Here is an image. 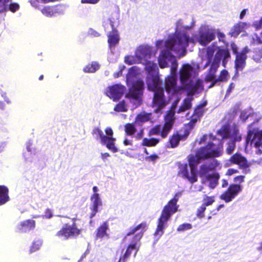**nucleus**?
<instances>
[{
	"instance_id": "obj_1",
	"label": "nucleus",
	"mask_w": 262,
	"mask_h": 262,
	"mask_svg": "<svg viewBox=\"0 0 262 262\" xmlns=\"http://www.w3.org/2000/svg\"><path fill=\"white\" fill-rule=\"evenodd\" d=\"M191 27L186 26L185 22L180 21L177 24L175 34L169 35L165 40H158L156 46L161 50L158 61L159 67L165 68L170 66L171 75L165 79V87L166 92L171 95L180 93L184 90L188 92V97L184 99L177 111L178 113L184 112L192 107V95L200 93L203 89V81L196 78V72L194 67L188 63L184 64L180 69L179 77L182 86L177 84V79L176 72L178 62L173 55L176 54L179 57L185 56L186 48L190 40L183 29H189Z\"/></svg>"
},
{
	"instance_id": "obj_2",
	"label": "nucleus",
	"mask_w": 262,
	"mask_h": 262,
	"mask_svg": "<svg viewBox=\"0 0 262 262\" xmlns=\"http://www.w3.org/2000/svg\"><path fill=\"white\" fill-rule=\"evenodd\" d=\"M135 54L141 63L145 66L144 69L148 74L146 83L148 89L154 92L152 106L155 108V112L160 113L168 103V101L164 96L162 81L159 78L157 64L148 61L152 55L155 54L153 53L152 48L147 45L140 46L136 49Z\"/></svg>"
},
{
	"instance_id": "obj_3",
	"label": "nucleus",
	"mask_w": 262,
	"mask_h": 262,
	"mask_svg": "<svg viewBox=\"0 0 262 262\" xmlns=\"http://www.w3.org/2000/svg\"><path fill=\"white\" fill-rule=\"evenodd\" d=\"M214 139L211 134L205 135L201 138L199 144L207 143V145L200 148L195 156L189 157V166L187 164H182L179 166V174L180 176L187 179L191 183L197 181L195 166L200 161L221 155L222 144L221 142H219L218 145L212 143Z\"/></svg>"
},
{
	"instance_id": "obj_4",
	"label": "nucleus",
	"mask_w": 262,
	"mask_h": 262,
	"mask_svg": "<svg viewBox=\"0 0 262 262\" xmlns=\"http://www.w3.org/2000/svg\"><path fill=\"white\" fill-rule=\"evenodd\" d=\"M202 54H205V58L207 62L203 67L206 68L210 64V68L205 77L206 81H211L209 86L211 88L217 82L226 81L229 78L228 72L226 70H222L218 77L215 76V73L220 67L221 61H222V65L225 67L230 55L229 51L225 48H220L215 45L210 46L204 49Z\"/></svg>"
},
{
	"instance_id": "obj_5",
	"label": "nucleus",
	"mask_w": 262,
	"mask_h": 262,
	"mask_svg": "<svg viewBox=\"0 0 262 262\" xmlns=\"http://www.w3.org/2000/svg\"><path fill=\"white\" fill-rule=\"evenodd\" d=\"M182 21L183 22H185L186 26L191 27L189 29H187L186 28H184L183 31L186 32L187 35L188 36L190 39L189 42H195V41H198L201 45L202 46H206L208 45L211 41L214 39L215 37V30L212 27L208 25H204L201 26L199 30V35L195 38V36H194V38H190L188 34V31H189L194 26V21L193 18L190 16L187 17L184 19H179L176 23V31H177V24L179 21ZM176 31L173 34H175Z\"/></svg>"
},
{
	"instance_id": "obj_6",
	"label": "nucleus",
	"mask_w": 262,
	"mask_h": 262,
	"mask_svg": "<svg viewBox=\"0 0 262 262\" xmlns=\"http://www.w3.org/2000/svg\"><path fill=\"white\" fill-rule=\"evenodd\" d=\"M182 195V192L176 193L174 198L170 200L163 208L161 215L157 221V227L154 233L155 236L161 237L167 227V223L171 216L177 212L179 205L177 204L179 198Z\"/></svg>"
},
{
	"instance_id": "obj_7",
	"label": "nucleus",
	"mask_w": 262,
	"mask_h": 262,
	"mask_svg": "<svg viewBox=\"0 0 262 262\" xmlns=\"http://www.w3.org/2000/svg\"><path fill=\"white\" fill-rule=\"evenodd\" d=\"M147 225L145 223H142L136 227H132L130 228L128 232L126 234L125 239L127 237L132 234H135L136 235L133 237L131 243L127 247L126 251L122 257H121L119 262H125L126 260L130 256L133 250H135L134 256L135 257L137 253L138 252L140 245L139 242L143 236V232L145 231Z\"/></svg>"
},
{
	"instance_id": "obj_8",
	"label": "nucleus",
	"mask_w": 262,
	"mask_h": 262,
	"mask_svg": "<svg viewBox=\"0 0 262 262\" xmlns=\"http://www.w3.org/2000/svg\"><path fill=\"white\" fill-rule=\"evenodd\" d=\"M217 133L222 138L229 139L226 151L228 154H231L235 147V142L239 141L241 139V136L238 133L237 127L234 125L229 127L228 125H225L223 126Z\"/></svg>"
},
{
	"instance_id": "obj_9",
	"label": "nucleus",
	"mask_w": 262,
	"mask_h": 262,
	"mask_svg": "<svg viewBox=\"0 0 262 262\" xmlns=\"http://www.w3.org/2000/svg\"><path fill=\"white\" fill-rule=\"evenodd\" d=\"M175 111L171 110L165 117V123L162 126L156 125L152 128L149 133L150 136L160 135L163 138H166L171 130L174 121Z\"/></svg>"
},
{
	"instance_id": "obj_10",
	"label": "nucleus",
	"mask_w": 262,
	"mask_h": 262,
	"mask_svg": "<svg viewBox=\"0 0 262 262\" xmlns=\"http://www.w3.org/2000/svg\"><path fill=\"white\" fill-rule=\"evenodd\" d=\"M253 123L248 126V135L246 142L252 145L253 151L257 155H262V130L257 128H252Z\"/></svg>"
},
{
	"instance_id": "obj_11",
	"label": "nucleus",
	"mask_w": 262,
	"mask_h": 262,
	"mask_svg": "<svg viewBox=\"0 0 262 262\" xmlns=\"http://www.w3.org/2000/svg\"><path fill=\"white\" fill-rule=\"evenodd\" d=\"M232 164H235L239 165L242 169H246L249 167L253 164L262 165V157L257 160H252L250 162H248L247 159L240 154H235L228 161H227L225 164L226 167H229Z\"/></svg>"
},
{
	"instance_id": "obj_12",
	"label": "nucleus",
	"mask_w": 262,
	"mask_h": 262,
	"mask_svg": "<svg viewBox=\"0 0 262 262\" xmlns=\"http://www.w3.org/2000/svg\"><path fill=\"white\" fill-rule=\"evenodd\" d=\"M76 220V218H73L72 225L68 224L64 225L62 228L56 233V235L59 238L65 240L71 237L77 236L79 235L81 233V230L77 227L75 223Z\"/></svg>"
},
{
	"instance_id": "obj_13",
	"label": "nucleus",
	"mask_w": 262,
	"mask_h": 262,
	"mask_svg": "<svg viewBox=\"0 0 262 262\" xmlns=\"http://www.w3.org/2000/svg\"><path fill=\"white\" fill-rule=\"evenodd\" d=\"M138 83V87H135L134 86L129 88V92L126 96L129 98L130 101L135 105L136 107L141 103L140 96L142 94L144 86L143 82L139 81Z\"/></svg>"
},
{
	"instance_id": "obj_14",
	"label": "nucleus",
	"mask_w": 262,
	"mask_h": 262,
	"mask_svg": "<svg viewBox=\"0 0 262 262\" xmlns=\"http://www.w3.org/2000/svg\"><path fill=\"white\" fill-rule=\"evenodd\" d=\"M142 70L137 66L132 67L128 71L126 76V83L129 88L138 87V82H143V80L138 78V76L141 74Z\"/></svg>"
},
{
	"instance_id": "obj_15",
	"label": "nucleus",
	"mask_w": 262,
	"mask_h": 262,
	"mask_svg": "<svg viewBox=\"0 0 262 262\" xmlns=\"http://www.w3.org/2000/svg\"><path fill=\"white\" fill-rule=\"evenodd\" d=\"M242 190V188L241 185L231 184L227 190L221 195L220 199L226 203H229L234 199Z\"/></svg>"
},
{
	"instance_id": "obj_16",
	"label": "nucleus",
	"mask_w": 262,
	"mask_h": 262,
	"mask_svg": "<svg viewBox=\"0 0 262 262\" xmlns=\"http://www.w3.org/2000/svg\"><path fill=\"white\" fill-rule=\"evenodd\" d=\"M248 52V48L245 47L241 52L237 53L235 60V73L233 78L238 76V71H241L245 68L247 58V53Z\"/></svg>"
},
{
	"instance_id": "obj_17",
	"label": "nucleus",
	"mask_w": 262,
	"mask_h": 262,
	"mask_svg": "<svg viewBox=\"0 0 262 262\" xmlns=\"http://www.w3.org/2000/svg\"><path fill=\"white\" fill-rule=\"evenodd\" d=\"M125 90L124 86L117 84L110 86L106 89V95L113 100H116L120 98Z\"/></svg>"
},
{
	"instance_id": "obj_18",
	"label": "nucleus",
	"mask_w": 262,
	"mask_h": 262,
	"mask_svg": "<svg viewBox=\"0 0 262 262\" xmlns=\"http://www.w3.org/2000/svg\"><path fill=\"white\" fill-rule=\"evenodd\" d=\"M108 21L112 29V32L108 35V43L110 49L112 50V48H114L116 45L118 43L120 38L118 31L115 30L114 28L116 21L114 20H113L111 18H110Z\"/></svg>"
},
{
	"instance_id": "obj_19",
	"label": "nucleus",
	"mask_w": 262,
	"mask_h": 262,
	"mask_svg": "<svg viewBox=\"0 0 262 262\" xmlns=\"http://www.w3.org/2000/svg\"><path fill=\"white\" fill-rule=\"evenodd\" d=\"M206 105L205 103L202 105H200L194 110L193 114L189 117L188 114H187L186 117L188 120H190L189 123V126L192 127L194 124L199 120L203 115L205 110L204 106Z\"/></svg>"
},
{
	"instance_id": "obj_20",
	"label": "nucleus",
	"mask_w": 262,
	"mask_h": 262,
	"mask_svg": "<svg viewBox=\"0 0 262 262\" xmlns=\"http://www.w3.org/2000/svg\"><path fill=\"white\" fill-rule=\"evenodd\" d=\"M90 200L91 202V210L92 211L90 217L93 218L98 211V207L102 205V202L99 194H92Z\"/></svg>"
},
{
	"instance_id": "obj_21",
	"label": "nucleus",
	"mask_w": 262,
	"mask_h": 262,
	"mask_svg": "<svg viewBox=\"0 0 262 262\" xmlns=\"http://www.w3.org/2000/svg\"><path fill=\"white\" fill-rule=\"evenodd\" d=\"M219 165L218 161L214 159H210L207 162L202 165L200 168V174H206L209 171L214 169Z\"/></svg>"
},
{
	"instance_id": "obj_22",
	"label": "nucleus",
	"mask_w": 262,
	"mask_h": 262,
	"mask_svg": "<svg viewBox=\"0 0 262 262\" xmlns=\"http://www.w3.org/2000/svg\"><path fill=\"white\" fill-rule=\"evenodd\" d=\"M219 165L218 161L214 159H210L207 162L202 165L200 168V174H206L209 171L214 169Z\"/></svg>"
},
{
	"instance_id": "obj_23",
	"label": "nucleus",
	"mask_w": 262,
	"mask_h": 262,
	"mask_svg": "<svg viewBox=\"0 0 262 262\" xmlns=\"http://www.w3.org/2000/svg\"><path fill=\"white\" fill-rule=\"evenodd\" d=\"M220 178L219 173L208 175L202 179L203 183L207 185L211 189H214L218 184Z\"/></svg>"
},
{
	"instance_id": "obj_24",
	"label": "nucleus",
	"mask_w": 262,
	"mask_h": 262,
	"mask_svg": "<svg viewBox=\"0 0 262 262\" xmlns=\"http://www.w3.org/2000/svg\"><path fill=\"white\" fill-rule=\"evenodd\" d=\"M116 139L113 137H103L101 143L105 145L106 147L113 152L118 151V148L115 146Z\"/></svg>"
},
{
	"instance_id": "obj_25",
	"label": "nucleus",
	"mask_w": 262,
	"mask_h": 262,
	"mask_svg": "<svg viewBox=\"0 0 262 262\" xmlns=\"http://www.w3.org/2000/svg\"><path fill=\"white\" fill-rule=\"evenodd\" d=\"M240 118L243 122H245L247 119H250V120H253V123L255 121L258 122L261 118V115L257 113L251 114L249 111L244 110L241 112Z\"/></svg>"
},
{
	"instance_id": "obj_26",
	"label": "nucleus",
	"mask_w": 262,
	"mask_h": 262,
	"mask_svg": "<svg viewBox=\"0 0 262 262\" xmlns=\"http://www.w3.org/2000/svg\"><path fill=\"white\" fill-rule=\"evenodd\" d=\"M249 27L246 23L239 22L235 25L231 30V34L232 36H237L241 32L245 31Z\"/></svg>"
},
{
	"instance_id": "obj_27",
	"label": "nucleus",
	"mask_w": 262,
	"mask_h": 262,
	"mask_svg": "<svg viewBox=\"0 0 262 262\" xmlns=\"http://www.w3.org/2000/svg\"><path fill=\"white\" fill-rule=\"evenodd\" d=\"M10 0H0V12H3L7 10L12 12L16 11V3H11L9 5L8 3Z\"/></svg>"
},
{
	"instance_id": "obj_28",
	"label": "nucleus",
	"mask_w": 262,
	"mask_h": 262,
	"mask_svg": "<svg viewBox=\"0 0 262 262\" xmlns=\"http://www.w3.org/2000/svg\"><path fill=\"white\" fill-rule=\"evenodd\" d=\"M108 230V225L106 222H104L97 230L96 237L97 238H102L104 237L108 238L109 235L107 233Z\"/></svg>"
},
{
	"instance_id": "obj_29",
	"label": "nucleus",
	"mask_w": 262,
	"mask_h": 262,
	"mask_svg": "<svg viewBox=\"0 0 262 262\" xmlns=\"http://www.w3.org/2000/svg\"><path fill=\"white\" fill-rule=\"evenodd\" d=\"M20 230L22 232H27L33 230L35 227V222L32 220L25 221L21 223Z\"/></svg>"
},
{
	"instance_id": "obj_30",
	"label": "nucleus",
	"mask_w": 262,
	"mask_h": 262,
	"mask_svg": "<svg viewBox=\"0 0 262 262\" xmlns=\"http://www.w3.org/2000/svg\"><path fill=\"white\" fill-rule=\"evenodd\" d=\"M8 189L4 185H0V206L9 201Z\"/></svg>"
},
{
	"instance_id": "obj_31",
	"label": "nucleus",
	"mask_w": 262,
	"mask_h": 262,
	"mask_svg": "<svg viewBox=\"0 0 262 262\" xmlns=\"http://www.w3.org/2000/svg\"><path fill=\"white\" fill-rule=\"evenodd\" d=\"M151 119V114L142 113L139 114L136 118V123L141 125Z\"/></svg>"
},
{
	"instance_id": "obj_32",
	"label": "nucleus",
	"mask_w": 262,
	"mask_h": 262,
	"mask_svg": "<svg viewBox=\"0 0 262 262\" xmlns=\"http://www.w3.org/2000/svg\"><path fill=\"white\" fill-rule=\"evenodd\" d=\"M100 68L99 64L96 62H93L91 64H88L83 69V71L85 73H94Z\"/></svg>"
},
{
	"instance_id": "obj_33",
	"label": "nucleus",
	"mask_w": 262,
	"mask_h": 262,
	"mask_svg": "<svg viewBox=\"0 0 262 262\" xmlns=\"http://www.w3.org/2000/svg\"><path fill=\"white\" fill-rule=\"evenodd\" d=\"M124 62L125 63L129 65H132L136 63H141L139 59L137 58L135 54L134 56H126L124 58Z\"/></svg>"
},
{
	"instance_id": "obj_34",
	"label": "nucleus",
	"mask_w": 262,
	"mask_h": 262,
	"mask_svg": "<svg viewBox=\"0 0 262 262\" xmlns=\"http://www.w3.org/2000/svg\"><path fill=\"white\" fill-rule=\"evenodd\" d=\"M40 2L43 3V2H41V1L39 0V3L38 4V6L37 8H38L39 9H40L43 15H45V16H48V17H51V16H54L52 7L46 6V7H43L42 9H41L40 8H39V3ZM35 7L36 8V7Z\"/></svg>"
},
{
	"instance_id": "obj_35",
	"label": "nucleus",
	"mask_w": 262,
	"mask_h": 262,
	"mask_svg": "<svg viewBox=\"0 0 262 262\" xmlns=\"http://www.w3.org/2000/svg\"><path fill=\"white\" fill-rule=\"evenodd\" d=\"M159 142V140L156 138H144L142 141V145L146 146H154Z\"/></svg>"
},
{
	"instance_id": "obj_36",
	"label": "nucleus",
	"mask_w": 262,
	"mask_h": 262,
	"mask_svg": "<svg viewBox=\"0 0 262 262\" xmlns=\"http://www.w3.org/2000/svg\"><path fill=\"white\" fill-rule=\"evenodd\" d=\"M181 139V137L179 135H173L169 141L171 147L172 148L176 147L178 145Z\"/></svg>"
},
{
	"instance_id": "obj_37",
	"label": "nucleus",
	"mask_w": 262,
	"mask_h": 262,
	"mask_svg": "<svg viewBox=\"0 0 262 262\" xmlns=\"http://www.w3.org/2000/svg\"><path fill=\"white\" fill-rule=\"evenodd\" d=\"M114 110L116 112H126L127 107L124 101L119 102L114 108Z\"/></svg>"
},
{
	"instance_id": "obj_38",
	"label": "nucleus",
	"mask_w": 262,
	"mask_h": 262,
	"mask_svg": "<svg viewBox=\"0 0 262 262\" xmlns=\"http://www.w3.org/2000/svg\"><path fill=\"white\" fill-rule=\"evenodd\" d=\"M52 8L54 16L57 14H63L66 9L65 7L62 5L56 6L52 7Z\"/></svg>"
},
{
	"instance_id": "obj_39",
	"label": "nucleus",
	"mask_w": 262,
	"mask_h": 262,
	"mask_svg": "<svg viewBox=\"0 0 262 262\" xmlns=\"http://www.w3.org/2000/svg\"><path fill=\"white\" fill-rule=\"evenodd\" d=\"M125 130L127 135L132 136L133 135L136 131V129L133 124H127L125 126Z\"/></svg>"
},
{
	"instance_id": "obj_40",
	"label": "nucleus",
	"mask_w": 262,
	"mask_h": 262,
	"mask_svg": "<svg viewBox=\"0 0 262 262\" xmlns=\"http://www.w3.org/2000/svg\"><path fill=\"white\" fill-rule=\"evenodd\" d=\"M42 245V241L41 240H37L33 243L30 248V252L32 253L39 249Z\"/></svg>"
},
{
	"instance_id": "obj_41",
	"label": "nucleus",
	"mask_w": 262,
	"mask_h": 262,
	"mask_svg": "<svg viewBox=\"0 0 262 262\" xmlns=\"http://www.w3.org/2000/svg\"><path fill=\"white\" fill-rule=\"evenodd\" d=\"M192 228V225L189 223H185L180 225L177 229L178 231H184Z\"/></svg>"
},
{
	"instance_id": "obj_42",
	"label": "nucleus",
	"mask_w": 262,
	"mask_h": 262,
	"mask_svg": "<svg viewBox=\"0 0 262 262\" xmlns=\"http://www.w3.org/2000/svg\"><path fill=\"white\" fill-rule=\"evenodd\" d=\"M206 209L205 205H202L198 209L197 211V216L199 218H203L204 216V212Z\"/></svg>"
},
{
	"instance_id": "obj_43",
	"label": "nucleus",
	"mask_w": 262,
	"mask_h": 262,
	"mask_svg": "<svg viewBox=\"0 0 262 262\" xmlns=\"http://www.w3.org/2000/svg\"><path fill=\"white\" fill-rule=\"evenodd\" d=\"M214 202V198L212 196H207L204 199L203 205L205 207L211 205Z\"/></svg>"
},
{
	"instance_id": "obj_44",
	"label": "nucleus",
	"mask_w": 262,
	"mask_h": 262,
	"mask_svg": "<svg viewBox=\"0 0 262 262\" xmlns=\"http://www.w3.org/2000/svg\"><path fill=\"white\" fill-rule=\"evenodd\" d=\"M253 26L258 30L262 27V17L258 20H256L253 23Z\"/></svg>"
},
{
	"instance_id": "obj_45",
	"label": "nucleus",
	"mask_w": 262,
	"mask_h": 262,
	"mask_svg": "<svg viewBox=\"0 0 262 262\" xmlns=\"http://www.w3.org/2000/svg\"><path fill=\"white\" fill-rule=\"evenodd\" d=\"M53 214L52 211L50 209H47L45 213V214L43 215L42 218H46V219H50L52 217Z\"/></svg>"
},
{
	"instance_id": "obj_46",
	"label": "nucleus",
	"mask_w": 262,
	"mask_h": 262,
	"mask_svg": "<svg viewBox=\"0 0 262 262\" xmlns=\"http://www.w3.org/2000/svg\"><path fill=\"white\" fill-rule=\"evenodd\" d=\"M119 68V71L114 74L115 77H119L122 75V71L125 69V66L124 65H120Z\"/></svg>"
},
{
	"instance_id": "obj_47",
	"label": "nucleus",
	"mask_w": 262,
	"mask_h": 262,
	"mask_svg": "<svg viewBox=\"0 0 262 262\" xmlns=\"http://www.w3.org/2000/svg\"><path fill=\"white\" fill-rule=\"evenodd\" d=\"M94 133L97 134L100 138V141L102 140L103 137H106V135L103 134V132L99 128H97L94 130Z\"/></svg>"
},
{
	"instance_id": "obj_48",
	"label": "nucleus",
	"mask_w": 262,
	"mask_h": 262,
	"mask_svg": "<svg viewBox=\"0 0 262 262\" xmlns=\"http://www.w3.org/2000/svg\"><path fill=\"white\" fill-rule=\"evenodd\" d=\"M89 34L91 35L94 36V37H98L100 35L99 33L97 32V31H95L94 30L92 29H90L89 30Z\"/></svg>"
},
{
	"instance_id": "obj_49",
	"label": "nucleus",
	"mask_w": 262,
	"mask_h": 262,
	"mask_svg": "<svg viewBox=\"0 0 262 262\" xmlns=\"http://www.w3.org/2000/svg\"><path fill=\"white\" fill-rule=\"evenodd\" d=\"M105 133L107 137H112L113 135V132L111 128L107 127L105 130Z\"/></svg>"
},
{
	"instance_id": "obj_50",
	"label": "nucleus",
	"mask_w": 262,
	"mask_h": 262,
	"mask_svg": "<svg viewBox=\"0 0 262 262\" xmlns=\"http://www.w3.org/2000/svg\"><path fill=\"white\" fill-rule=\"evenodd\" d=\"M244 178L245 176H237L234 178V182L242 183L244 181Z\"/></svg>"
},
{
	"instance_id": "obj_51",
	"label": "nucleus",
	"mask_w": 262,
	"mask_h": 262,
	"mask_svg": "<svg viewBox=\"0 0 262 262\" xmlns=\"http://www.w3.org/2000/svg\"><path fill=\"white\" fill-rule=\"evenodd\" d=\"M235 86V84L234 83H231L227 90V94H229L234 89Z\"/></svg>"
},
{
	"instance_id": "obj_52",
	"label": "nucleus",
	"mask_w": 262,
	"mask_h": 262,
	"mask_svg": "<svg viewBox=\"0 0 262 262\" xmlns=\"http://www.w3.org/2000/svg\"><path fill=\"white\" fill-rule=\"evenodd\" d=\"M238 171L236 169H229L227 172V174L229 176H231L234 173H238Z\"/></svg>"
},
{
	"instance_id": "obj_53",
	"label": "nucleus",
	"mask_w": 262,
	"mask_h": 262,
	"mask_svg": "<svg viewBox=\"0 0 262 262\" xmlns=\"http://www.w3.org/2000/svg\"><path fill=\"white\" fill-rule=\"evenodd\" d=\"M99 0H81L82 3L96 4Z\"/></svg>"
},
{
	"instance_id": "obj_54",
	"label": "nucleus",
	"mask_w": 262,
	"mask_h": 262,
	"mask_svg": "<svg viewBox=\"0 0 262 262\" xmlns=\"http://www.w3.org/2000/svg\"><path fill=\"white\" fill-rule=\"evenodd\" d=\"M248 11V9H243L242 12H241V14L239 15V18L241 19H243V18L244 17V16L246 15L247 11Z\"/></svg>"
},
{
	"instance_id": "obj_55",
	"label": "nucleus",
	"mask_w": 262,
	"mask_h": 262,
	"mask_svg": "<svg viewBox=\"0 0 262 262\" xmlns=\"http://www.w3.org/2000/svg\"><path fill=\"white\" fill-rule=\"evenodd\" d=\"M7 145V143L5 141H2L0 142V152H2Z\"/></svg>"
},
{
	"instance_id": "obj_56",
	"label": "nucleus",
	"mask_w": 262,
	"mask_h": 262,
	"mask_svg": "<svg viewBox=\"0 0 262 262\" xmlns=\"http://www.w3.org/2000/svg\"><path fill=\"white\" fill-rule=\"evenodd\" d=\"M231 48H232V51L234 54L236 55L237 53H239V52H237V48L235 44L232 43V44H231Z\"/></svg>"
},
{
	"instance_id": "obj_57",
	"label": "nucleus",
	"mask_w": 262,
	"mask_h": 262,
	"mask_svg": "<svg viewBox=\"0 0 262 262\" xmlns=\"http://www.w3.org/2000/svg\"><path fill=\"white\" fill-rule=\"evenodd\" d=\"M27 149L28 152L31 153L34 152V149L31 147V145L30 143H28L27 145Z\"/></svg>"
},
{
	"instance_id": "obj_58",
	"label": "nucleus",
	"mask_w": 262,
	"mask_h": 262,
	"mask_svg": "<svg viewBox=\"0 0 262 262\" xmlns=\"http://www.w3.org/2000/svg\"><path fill=\"white\" fill-rule=\"evenodd\" d=\"M158 158L157 155H154L150 156L146 158V159H149L151 161H155L156 159H157Z\"/></svg>"
},
{
	"instance_id": "obj_59",
	"label": "nucleus",
	"mask_w": 262,
	"mask_h": 262,
	"mask_svg": "<svg viewBox=\"0 0 262 262\" xmlns=\"http://www.w3.org/2000/svg\"><path fill=\"white\" fill-rule=\"evenodd\" d=\"M93 194H99L98 193L99 188L97 186H94L92 188Z\"/></svg>"
},
{
	"instance_id": "obj_60",
	"label": "nucleus",
	"mask_w": 262,
	"mask_h": 262,
	"mask_svg": "<svg viewBox=\"0 0 262 262\" xmlns=\"http://www.w3.org/2000/svg\"><path fill=\"white\" fill-rule=\"evenodd\" d=\"M228 185V181L227 180H225L224 179L222 180V187L223 188L226 187Z\"/></svg>"
},
{
	"instance_id": "obj_61",
	"label": "nucleus",
	"mask_w": 262,
	"mask_h": 262,
	"mask_svg": "<svg viewBox=\"0 0 262 262\" xmlns=\"http://www.w3.org/2000/svg\"><path fill=\"white\" fill-rule=\"evenodd\" d=\"M110 155L108 153L105 152V153H102L101 154V158L103 159V160H105V159H106L107 157H110Z\"/></svg>"
},
{
	"instance_id": "obj_62",
	"label": "nucleus",
	"mask_w": 262,
	"mask_h": 262,
	"mask_svg": "<svg viewBox=\"0 0 262 262\" xmlns=\"http://www.w3.org/2000/svg\"><path fill=\"white\" fill-rule=\"evenodd\" d=\"M256 249L259 252L262 253V242L258 244V246L257 247Z\"/></svg>"
},
{
	"instance_id": "obj_63",
	"label": "nucleus",
	"mask_w": 262,
	"mask_h": 262,
	"mask_svg": "<svg viewBox=\"0 0 262 262\" xmlns=\"http://www.w3.org/2000/svg\"><path fill=\"white\" fill-rule=\"evenodd\" d=\"M123 143L125 145L127 146V145H130L132 144V142L128 140H127V139H125L124 140V142H123Z\"/></svg>"
},
{
	"instance_id": "obj_64",
	"label": "nucleus",
	"mask_w": 262,
	"mask_h": 262,
	"mask_svg": "<svg viewBox=\"0 0 262 262\" xmlns=\"http://www.w3.org/2000/svg\"><path fill=\"white\" fill-rule=\"evenodd\" d=\"M219 39L220 40H221V38H224V35L223 34V33H220L219 34Z\"/></svg>"
}]
</instances>
